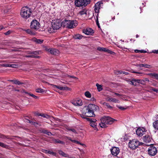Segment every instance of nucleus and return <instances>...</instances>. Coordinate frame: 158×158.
<instances>
[{
  "instance_id": "1",
  "label": "nucleus",
  "mask_w": 158,
  "mask_h": 158,
  "mask_svg": "<svg viewBox=\"0 0 158 158\" xmlns=\"http://www.w3.org/2000/svg\"><path fill=\"white\" fill-rule=\"evenodd\" d=\"M63 27L68 28L72 29L76 27L77 24V22L76 20L65 19L63 21Z\"/></svg>"
},
{
  "instance_id": "2",
  "label": "nucleus",
  "mask_w": 158,
  "mask_h": 158,
  "mask_svg": "<svg viewBox=\"0 0 158 158\" xmlns=\"http://www.w3.org/2000/svg\"><path fill=\"white\" fill-rule=\"evenodd\" d=\"M101 121L99 125L102 128L106 127L107 125L112 124L114 121L112 118L108 116L102 117L101 118Z\"/></svg>"
},
{
  "instance_id": "3",
  "label": "nucleus",
  "mask_w": 158,
  "mask_h": 158,
  "mask_svg": "<svg viewBox=\"0 0 158 158\" xmlns=\"http://www.w3.org/2000/svg\"><path fill=\"white\" fill-rule=\"evenodd\" d=\"M32 10L27 6L22 8L21 10L20 15L22 17L27 19L29 18L31 14Z\"/></svg>"
},
{
  "instance_id": "4",
  "label": "nucleus",
  "mask_w": 158,
  "mask_h": 158,
  "mask_svg": "<svg viewBox=\"0 0 158 158\" xmlns=\"http://www.w3.org/2000/svg\"><path fill=\"white\" fill-rule=\"evenodd\" d=\"M91 1V0H76L75 5L78 7L85 6L90 3Z\"/></svg>"
},
{
  "instance_id": "5",
  "label": "nucleus",
  "mask_w": 158,
  "mask_h": 158,
  "mask_svg": "<svg viewBox=\"0 0 158 158\" xmlns=\"http://www.w3.org/2000/svg\"><path fill=\"white\" fill-rule=\"evenodd\" d=\"M63 22H61L60 19H57L54 20L52 22V27L53 29L57 30L59 29L60 27L63 26Z\"/></svg>"
},
{
  "instance_id": "6",
  "label": "nucleus",
  "mask_w": 158,
  "mask_h": 158,
  "mask_svg": "<svg viewBox=\"0 0 158 158\" xmlns=\"http://www.w3.org/2000/svg\"><path fill=\"white\" fill-rule=\"evenodd\" d=\"M148 154L151 156H155L157 152L156 148L152 144L148 148Z\"/></svg>"
},
{
  "instance_id": "7",
  "label": "nucleus",
  "mask_w": 158,
  "mask_h": 158,
  "mask_svg": "<svg viewBox=\"0 0 158 158\" xmlns=\"http://www.w3.org/2000/svg\"><path fill=\"white\" fill-rule=\"evenodd\" d=\"M139 144V141L136 139H133L129 140L128 146L130 148L134 150L138 147Z\"/></svg>"
},
{
  "instance_id": "8",
  "label": "nucleus",
  "mask_w": 158,
  "mask_h": 158,
  "mask_svg": "<svg viewBox=\"0 0 158 158\" xmlns=\"http://www.w3.org/2000/svg\"><path fill=\"white\" fill-rule=\"evenodd\" d=\"M147 130L144 127H138L136 130V133L139 136H142L143 135L145 134Z\"/></svg>"
},
{
  "instance_id": "9",
  "label": "nucleus",
  "mask_w": 158,
  "mask_h": 158,
  "mask_svg": "<svg viewBox=\"0 0 158 158\" xmlns=\"http://www.w3.org/2000/svg\"><path fill=\"white\" fill-rule=\"evenodd\" d=\"M40 25L39 23L37 20H33L31 23V28L37 30L39 28Z\"/></svg>"
},
{
  "instance_id": "10",
  "label": "nucleus",
  "mask_w": 158,
  "mask_h": 158,
  "mask_svg": "<svg viewBox=\"0 0 158 158\" xmlns=\"http://www.w3.org/2000/svg\"><path fill=\"white\" fill-rule=\"evenodd\" d=\"M152 139L151 136V133H150L148 135L143 136V141L146 143H150Z\"/></svg>"
},
{
  "instance_id": "11",
  "label": "nucleus",
  "mask_w": 158,
  "mask_h": 158,
  "mask_svg": "<svg viewBox=\"0 0 158 158\" xmlns=\"http://www.w3.org/2000/svg\"><path fill=\"white\" fill-rule=\"evenodd\" d=\"M88 121H89L90 125L92 127L94 128L95 130H98L97 128L96 127L97 123H96V120L94 118H88Z\"/></svg>"
},
{
  "instance_id": "12",
  "label": "nucleus",
  "mask_w": 158,
  "mask_h": 158,
  "mask_svg": "<svg viewBox=\"0 0 158 158\" xmlns=\"http://www.w3.org/2000/svg\"><path fill=\"white\" fill-rule=\"evenodd\" d=\"M71 103L74 106H81L83 104L82 100L79 98H77L73 100Z\"/></svg>"
},
{
  "instance_id": "13",
  "label": "nucleus",
  "mask_w": 158,
  "mask_h": 158,
  "mask_svg": "<svg viewBox=\"0 0 158 158\" xmlns=\"http://www.w3.org/2000/svg\"><path fill=\"white\" fill-rule=\"evenodd\" d=\"M86 109V111L85 112H83V114H85V116L88 117H94L95 114L93 111H91L89 110L86 108H85Z\"/></svg>"
},
{
  "instance_id": "14",
  "label": "nucleus",
  "mask_w": 158,
  "mask_h": 158,
  "mask_svg": "<svg viewBox=\"0 0 158 158\" xmlns=\"http://www.w3.org/2000/svg\"><path fill=\"white\" fill-rule=\"evenodd\" d=\"M110 152L113 155L116 156L119 153V149L118 148L113 147L110 149Z\"/></svg>"
},
{
  "instance_id": "15",
  "label": "nucleus",
  "mask_w": 158,
  "mask_h": 158,
  "mask_svg": "<svg viewBox=\"0 0 158 158\" xmlns=\"http://www.w3.org/2000/svg\"><path fill=\"white\" fill-rule=\"evenodd\" d=\"M102 3L101 2H98L96 3L94 6V10L97 14H98L99 12V9L101 7V4Z\"/></svg>"
},
{
  "instance_id": "16",
  "label": "nucleus",
  "mask_w": 158,
  "mask_h": 158,
  "mask_svg": "<svg viewBox=\"0 0 158 158\" xmlns=\"http://www.w3.org/2000/svg\"><path fill=\"white\" fill-rule=\"evenodd\" d=\"M52 88L55 90H56V89H59L60 90H70V89L69 88H68L67 87H63L61 86H57L55 85H52Z\"/></svg>"
},
{
  "instance_id": "17",
  "label": "nucleus",
  "mask_w": 158,
  "mask_h": 158,
  "mask_svg": "<svg viewBox=\"0 0 158 158\" xmlns=\"http://www.w3.org/2000/svg\"><path fill=\"white\" fill-rule=\"evenodd\" d=\"M46 50L47 52H50L51 54L55 55H58L60 53L59 50L55 48H47Z\"/></svg>"
},
{
  "instance_id": "18",
  "label": "nucleus",
  "mask_w": 158,
  "mask_h": 158,
  "mask_svg": "<svg viewBox=\"0 0 158 158\" xmlns=\"http://www.w3.org/2000/svg\"><path fill=\"white\" fill-rule=\"evenodd\" d=\"M89 110H90L91 111H93L94 112V111H96L97 109L98 108V107L97 105H96L94 104H89L87 107H85Z\"/></svg>"
},
{
  "instance_id": "19",
  "label": "nucleus",
  "mask_w": 158,
  "mask_h": 158,
  "mask_svg": "<svg viewBox=\"0 0 158 158\" xmlns=\"http://www.w3.org/2000/svg\"><path fill=\"white\" fill-rule=\"evenodd\" d=\"M83 32L88 35H92L94 33V31L91 28H87L83 30Z\"/></svg>"
},
{
  "instance_id": "20",
  "label": "nucleus",
  "mask_w": 158,
  "mask_h": 158,
  "mask_svg": "<svg viewBox=\"0 0 158 158\" xmlns=\"http://www.w3.org/2000/svg\"><path fill=\"white\" fill-rule=\"evenodd\" d=\"M26 120H27V119H26ZM27 120L28 121V122H27L31 123V124H32V125H34L35 127H37L38 126H41V124L40 123H37V122H35L31 121L29 120H28V119H27ZM25 121H26V119H25Z\"/></svg>"
},
{
  "instance_id": "21",
  "label": "nucleus",
  "mask_w": 158,
  "mask_h": 158,
  "mask_svg": "<svg viewBox=\"0 0 158 158\" xmlns=\"http://www.w3.org/2000/svg\"><path fill=\"white\" fill-rule=\"evenodd\" d=\"M23 31H25L27 34L31 35H35L36 34L35 32L32 31L30 29H28L27 30L24 29Z\"/></svg>"
},
{
  "instance_id": "22",
  "label": "nucleus",
  "mask_w": 158,
  "mask_h": 158,
  "mask_svg": "<svg viewBox=\"0 0 158 158\" xmlns=\"http://www.w3.org/2000/svg\"><path fill=\"white\" fill-rule=\"evenodd\" d=\"M3 66L5 67H9L14 68H17L18 67V65L17 64H4Z\"/></svg>"
},
{
  "instance_id": "23",
  "label": "nucleus",
  "mask_w": 158,
  "mask_h": 158,
  "mask_svg": "<svg viewBox=\"0 0 158 158\" xmlns=\"http://www.w3.org/2000/svg\"><path fill=\"white\" fill-rule=\"evenodd\" d=\"M153 126L156 130H158V119L153 123Z\"/></svg>"
},
{
  "instance_id": "24",
  "label": "nucleus",
  "mask_w": 158,
  "mask_h": 158,
  "mask_svg": "<svg viewBox=\"0 0 158 158\" xmlns=\"http://www.w3.org/2000/svg\"><path fill=\"white\" fill-rule=\"evenodd\" d=\"M0 138L3 139H12L11 137L9 136H5L3 134L0 133Z\"/></svg>"
},
{
  "instance_id": "25",
  "label": "nucleus",
  "mask_w": 158,
  "mask_h": 158,
  "mask_svg": "<svg viewBox=\"0 0 158 158\" xmlns=\"http://www.w3.org/2000/svg\"><path fill=\"white\" fill-rule=\"evenodd\" d=\"M103 52H107L111 54H115V53L114 52L105 48H104V50H103Z\"/></svg>"
},
{
  "instance_id": "26",
  "label": "nucleus",
  "mask_w": 158,
  "mask_h": 158,
  "mask_svg": "<svg viewBox=\"0 0 158 158\" xmlns=\"http://www.w3.org/2000/svg\"><path fill=\"white\" fill-rule=\"evenodd\" d=\"M149 75L151 76L153 78H155L158 80V74L156 73H150Z\"/></svg>"
},
{
  "instance_id": "27",
  "label": "nucleus",
  "mask_w": 158,
  "mask_h": 158,
  "mask_svg": "<svg viewBox=\"0 0 158 158\" xmlns=\"http://www.w3.org/2000/svg\"><path fill=\"white\" fill-rule=\"evenodd\" d=\"M38 116H41L42 117L44 118H50V116L49 115L47 114H38Z\"/></svg>"
},
{
  "instance_id": "28",
  "label": "nucleus",
  "mask_w": 158,
  "mask_h": 158,
  "mask_svg": "<svg viewBox=\"0 0 158 158\" xmlns=\"http://www.w3.org/2000/svg\"><path fill=\"white\" fill-rule=\"evenodd\" d=\"M108 101L109 102H111L115 103H119V101L116 99L115 98H110L108 99Z\"/></svg>"
},
{
  "instance_id": "29",
  "label": "nucleus",
  "mask_w": 158,
  "mask_h": 158,
  "mask_svg": "<svg viewBox=\"0 0 158 158\" xmlns=\"http://www.w3.org/2000/svg\"><path fill=\"white\" fill-rule=\"evenodd\" d=\"M24 92L25 93L27 94V95L31 96L35 99H37L38 98V97L37 96L34 95L33 94H31L30 93H28V92Z\"/></svg>"
},
{
  "instance_id": "30",
  "label": "nucleus",
  "mask_w": 158,
  "mask_h": 158,
  "mask_svg": "<svg viewBox=\"0 0 158 158\" xmlns=\"http://www.w3.org/2000/svg\"><path fill=\"white\" fill-rule=\"evenodd\" d=\"M96 86L97 87V89L98 91L100 92L102 90V85H99L97 83L96 84Z\"/></svg>"
},
{
  "instance_id": "31",
  "label": "nucleus",
  "mask_w": 158,
  "mask_h": 158,
  "mask_svg": "<svg viewBox=\"0 0 158 158\" xmlns=\"http://www.w3.org/2000/svg\"><path fill=\"white\" fill-rule=\"evenodd\" d=\"M79 14L81 15H82L84 14H86V11L85 9H83L79 13Z\"/></svg>"
},
{
  "instance_id": "32",
  "label": "nucleus",
  "mask_w": 158,
  "mask_h": 158,
  "mask_svg": "<svg viewBox=\"0 0 158 158\" xmlns=\"http://www.w3.org/2000/svg\"><path fill=\"white\" fill-rule=\"evenodd\" d=\"M59 153L60 155L64 157H67L68 155L67 154L65 153L64 152L61 150L59 151Z\"/></svg>"
},
{
  "instance_id": "33",
  "label": "nucleus",
  "mask_w": 158,
  "mask_h": 158,
  "mask_svg": "<svg viewBox=\"0 0 158 158\" xmlns=\"http://www.w3.org/2000/svg\"><path fill=\"white\" fill-rule=\"evenodd\" d=\"M85 95L86 97L88 98H90L91 96V94L88 91H86L85 92Z\"/></svg>"
},
{
  "instance_id": "34",
  "label": "nucleus",
  "mask_w": 158,
  "mask_h": 158,
  "mask_svg": "<svg viewBox=\"0 0 158 158\" xmlns=\"http://www.w3.org/2000/svg\"><path fill=\"white\" fill-rule=\"evenodd\" d=\"M0 146L6 148H8L9 147L8 146L6 145V144L4 143H3L0 142Z\"/></svg>"
},
{
  "instance_id": "35",
  "label": "nucleus",
  "mask_w": 158,
  "mask_h": 158,
  "mask_svg": "<svg viewBox=\"0 0 158 158\" xmlns=\"http://www.w3.org/2000/svg\"><path fill=\"white\" fill-rule=\"evenodd\" d=\"M46 153H48L49 154L56 156V152H53L52 151H46Z\"/></svg>"
},
{
  "instance_id": "36",
  "label": "nucleus",
  "mask_w": 158,
  "mask_h": 158,
  "mask_svg": "<svg viewBox=\"0 0 158 158\" xmlns=\"http://www.w3.org/2000/svg\"><path fill=\"white\" fill-rule=\"evenodd\" d=\"M137 81H138V84L139 83H140L142 85H145V80H138Z\"/></svg>"
},
{
  "instance_id": "37",
  "label": "nucleus",
  "mask_w": 158,
  "mask_h": 158,
  "mask_svg": "<svg viewBox=\"0 0 158 158\" xmlns=\"http://www.w3.org/2000/svg\"><path fill=\"white\" fill-rule=\"evenodd\" d=\"M44 91V89L41 88H38L36 90V92L38 93H43Z\"/></svg>"
},
{
  "instance_id": "38",
  "label": "nucleus",
  "mask_w": 158,
  "mask_h": 158,
  "mask_svg": "<svg viewBox=\"0 0 158 158\" xmlns=\"http://www.w3.org/2000/svg\"><path fill=\"white\" fill-rule=\"evenodd\" d=\"M98 14H97V15H96V23L97 25H98V27H99L100 26H99V22H98Z\"/></svg>"
},
{
  "instance_id": "39",
  "label": "nucleus",
  "mask_w": 158,
  "mask_h": 158,
  "mask_svg": "<svg viewBox=\"0 0 158 158\" xmlns=\"http://www.w3.org/2000/svg\"><path fill=\"white\" fill-rule=\"evenodd\" d=\"M98 14H97V15H96V23L97 25H98V27H99L100 26H99V22H98Z\"/></svg>"
},
{
  "instance_id": "40",
  "label": "nucleus",
  "mask_w": 158,
  "mask_h": 158,
  "mask_svg": "<svg viewBox=\"0 0 158 158\" xmlns=\"http://www.w3.org/2000/svg\"><path fill=\"white\" fill-rule=\"evenodd\" d=\"M98 14H97V15H96V23L97 25H98V27H99L100 26H99V22H98Z\"/></svg>"
},
{
  "instance_id": "41",
  "label": "nucleus",
  "mask_w": 158,
  "mask_h": 158,
  "mask_svg": "<svg viewBox=\"0 0 158 158\" xmlns=\"http://www.w3.org/2000/svg\"><path fill=\"white\" fill-rule=\"evenodd\" d=\"M55 141L56 143H60V144H64V143H65L63 141L60 140L58 139H55Z\"/></svg>"
},
{
  "instance_id": "42",
  "label": "nucleus",
  "mask_w": 158,
  "mask_h": 158,
  "mask_svg": "<svg viewBox=\"0 0 158 158\" xmlns=\"http://www.w3.org/2000/svg\"><path fill=\"white\" fill-rule=\"evenodd\" d=\"M35 41L37 43L41 44L43 42V40L40 39H35Z\"/></svg>"
},
{
  "instance_id": "43",
  "label": "nucleus",
  "mask_w": 158,
  "mask_h": 158,
  "mask_svg": "<svg viewBox=\"0 0 158 158\" xmlns=\"http://www.w3.org/2000/svg\"><path fill=\"white\" fill-rule=\"evenodd\" d=\"M133 81L134 85L136 86L138 84V81H137L138 80V79H133Z\"/></svg>"
},
{
  "instance_id": "44",
  "label": "nucleus",
  "mask_w": 158,
  "mask_h": 158,
  "mask_svg": "<svg viewBox=\"0 0 158 158\" xmlns=\"http://www.w3.org/2000/svg\"><path fill=\"white\" fill-rule=\"evenodd\" d=\"M14 84H17L18 85H20L21 84H23V83H21L20 81H18L17 80H14Z\"/></svg>"
},
{
  "instance_id": "45",
  "label": "nucleus",
  "mask_w": 158,
  "mask_h": 158,
  "mask_svg": "<svg viewBox=\"0 0 158 158\" xmlns=\"http://www.w3.org/2000/svg\"><path fill=\"white\" fill-rule=\"evenodd\" d=\"M76 39H81L82 38V36L79 34H77L75 35Z\"/></svg>"
},
{
  "instance_id": "46",
  "label": "nucleus",
  "mask_w": 158,
  "mask_h": 158,
  "mask_svg": "<svg viewBox=\"0 0 158 158\" xmlns=\"http://www.w3.org/2000/svg\"><path fill=\"white\" fill-rule=\"evenodd\" d=\"M30 53L31 54H32L33 55H37L39 54V52L37 51H34L33 52H30Z\"/></svg>"
},
{
  "instance_id": "47",
  "label": "nucleus",
  "mask_w": 158,
  "mask_h": 158,
  "mask_svg": "<svg viewBox=\"0 0 158 158\" xmlns=\"http://www.w3.org/2000/svg\"><path fill=\"white\" fill-rule=\"evenodd\" d=\"M115 73L116 74L118 75L120 74H122L123 73V71H117L115 72Z\"/></svg>"
},
{
  "instance_id": "48",
  "label": "nucleus",
  "mask_w": 158,
  "mask_h": 158,
  "mask_svg": "<svg viewBox=\"0 0 158 158\" xmlns=\"http://www.w3.org/2000/svg\"><path fill=\"white\" fill-rule=\"evenodd\" d=\"M117 107L119 109L122 110H124L126 109V108H124L123 107L120 106H117Z\"/></svg>"
},
{
  "instance_id": "49",
  "label": "nucleus",
  "mask_w": 158,
  "mask_h": 158,
  "mask_svg": "<svg viewBox=\"0 0 158 158\" xmlns=\"http://www.w3.org/2000/svg\"><path fill=\"white\" fill-rule=\"evenodd\" d=\"M12 31L10 30H9L8 31H7L6 32L4 33V34L6 35H7L10 34L11 32Z\"/></svg>"
},
{
  "instance_id": "50",
  "label": "nucleus",
  "mask_w": 158,
  "mask_h": 158,
  "mask_svg": "<svg viewBox=\"0 0 158 158\" xmlns=\"http://www.w3.org/2000/svg\"><path fill=\"white\" fill-rule=\"evenodd\" d=\"M105 105L108 108H112V107L109 105L108 103H104Z\"/></svg>"
},
{
  "instance_id": "51",
  "label": "nucleus",
  "mask_w": 158,
  "mask_h": 158,
  "mask_svg": "<svg viewBox=\"0 0 158 158\" xmlns=\"http://www.w3.org/2000/svg\"><path fill=\"white\" fill-rule=\"evenodd\" d=\"M29 54L26 56V57H31V58H33V55L32 54H31L29 53Z\"/></svg>"
},
{
  "instance_id": "52",
  "label": "nucleus",
  "mask_w": 158,
  "mask_h": 158,
  "mask_svg": "<svg viewBox=\"0 0 158 158\" xmlns=\"http://www.w3.org/2000/svg\"><path fill=\"white\" fill-rule=\"evenodd\" d=\"M45 134H46L48 135H49V136H50L51 135H52V134L50 132L48 131L47 130Z\"/></svg>"
},
{
  "instance_id": "53",
  "label": "nucleus",
  "mask_w": 158,
  "mask_h": 158,
  "mask_svg": "<svg viewBox=\"0 0 158 158\" xmlns=\"http://www.w3.org/2000/svg\"><path fill=\"white\" fill-rule=\"evenodd\" d=\"M104 48L99 47L97 49L100 51H103V50H104Z\"/></svg>"
},
{
  "instance_id": "54",
  "label": "nucleus",
  "mask_w": 158,
  "mask_h": 158,
  "mask_svg": "<svg viewBox=\"0 0 158 158\" xmlns=\"http://www.w3.org/2000/svg\"><path fill=\"white\" fill-rule=\"evenodd\" d=\"M69 131H71L74 133H76L75 130L73 129H69Z\"/></svg>"
},
{
  "instance_id": "55",
  "label": "nucleus",
  "mask_w": 158,
  "mask_h": 158,
  "mask_svg": "<svg viewBox=\"0 0 158 158\" xmlns=\"http://www.w3.org/2000/svg\"><path fill=\"white\" fill-rule=\"evenodd\" d=\"M64 139L66 140L68 139V140H70L71 141V140H72V139H71V138L70 137H67V136H65V137Z\"/></svg>"
},
{
  "instance_id": "56",
  "label": "nucleus",
  "mask_w": 158,
  "mask_h": 158,
  "mask_svg": "<svg viewBox=\"0 0 158 158\" xmlns=\"http://www.w3.org/2000/svg\"><path fill=\"white\" fill-rule=\"evenodd\" d=\"M152 90L156 93H158V89H156L155 88H153L152 89Z\"/></svg>"
},
{
  "instance_id": "57",
  "label": "nucleus",
  "mask_w": 158,
  "mask_h": 158,
  "mask_svg": "<svg viewBox=\"0 0 158 158\" xmlns=\"http://www.w3.org/2000/svg\"><path fill=\"white\" fill-rule=\"evenodd\" d=\"M75 143H76L77 144H80V145H82V146H83L84 145V144L81 143L79 141H77V140L76 141V142Z\"/></svg>"
},
{
  "instance_id": "58",
  "label": "nucleus",
  "mask_w": 158,
  "mask_h": 158,
  "mask_svg": "<svg viewBox=\"0 0 158 158\" xmlns=\"http://www.w3.org/2000/svg\"><path fill=\"white\" fill-rule=\"evenodd\" d=\"M145 67L146 68H149L151 67V65L148 64H145Z\"/></svg>"
},
{
  "instance_id": "59",
  "label": "nucleus",
  "mask_w": 158,
  "mask_h": 158,
  "mask_svg": "<svg viewBox=\"0 0 158 158\" xmlns=\"http://www.w3.org/2000/svg\"><path fill=\"white\" fill-rule=\"evenodd\" d=\"M46 131L47 130H45L42 129L41 131V132L45 134Z\"/></svg>"
},
{
  "instance_id": "60",
  "label": "nucleus",
  "mask_w": 158,
  "mask_h": 158,
  "mask_svg": "<svg viewBox=\"0 0 158 158\" xmlns=\"http://www.w3.org/2000/svg\"><path fill=\"white\" fill-rule=\"evenodd\" d=\"M135 66L137 67H142V64H137L135 65Z\"/></svg>"
},
{
  "instance_id": "61",
  "label": "nucleus",
  "mask_w": 158,
  "mask_h": 158,
  "mask_svg": "<svg viewBox=\"0 0 158 158\" xmlns=\"http://www.w3.org/2000/svg\"><path fill=\"white\" fill-rule=\"evenodd\" d=\"M81 116L82 118H84V119H86L88 121V118H88L84 117V116H83V115H81Z\"/></svg>"
},
{
  "instance_id": "62",
  "label": "nucleus",
  "mask_w": 158,
  "mask_h": 158,
  "mask_svg": "<svg viewBox=\"0 0 158 158\" xmlns=\"http://www.w3.org/2000/svg\"><path fill=\"white\" fill-rule=\"evenodd\" d=\"M131 72L132 73H138V74H143V73H142L141 72H135V71H132Z\"/></svg>"
},
{
  "instance_id": "63",
  "label": "nucleus",
  "mask_w": 158,
  "mask_h": 158,
  "mask_svg": "<svg viewBox=\"0 0 158 158\" xmlns=\"http://www.w3.org/2000/svg\"><path fill=\"white\" fill-rule=\"evenodd\" d=\"M40 58V56H38L33 55V58Z\"/></svg>"
},
{
  "instance_id": "64",
  "label": "nucleus",
  "mask_w": 158,
  "mask_h": 158,
  "mask_svg": "<svg viewBox=\"0 0 158 158\" xmlns=\"http://www.w3.org/2000/svg\"><path fill=\"white\" fill-rule=\"evenodd\" d=\"M146 52V51H145L143 50H140V53H145Z\"/></svg>"
}]
</instances>
